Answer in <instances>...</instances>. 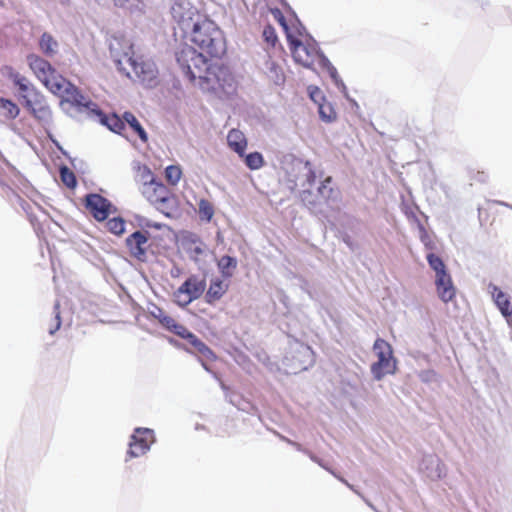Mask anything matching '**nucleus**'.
Wrapping results in <instances>:
<instances>
[{
	"mask_svg": "<svg viewBox=\"0 0 512 512\" xmlns=\"http://www.w3.org/2000/svg\"><path fill=\"white\" fill-rule=\"evenodd\" d=\"M262 36L267 45L275 47L278 42V37L275 28L272 25H266L263 29Z\"/></svg>",
	"mask_w": 512,
	"mask_h": 512,
	"instance_id": "nucleus-36",
	"label": "nucleus"
},
{
	"mask_svg": "<svg viewBox=\"0 0 512 512\" xmlns=\"http://www.w3.org/2000/svg\"><path fill=\"white\" fill-rule=\"evenodd\" d=\"M157 318H158L160 324L169 331L174 327V325L177 322L173 317L167 315L163 311L159 312V315L157 316Z\"/></svg>",
	"mask_w": 512,
	"mask_h": 512,
	"instance_id": "nucleus-37",
	"label": "nucleus"
},
{
	"mask_svg": "<svg viewBox=\"0 0 512 512\" xmlns=\"http://www.w3.org/2000/svg\"><path fill=\"white\" fill-rule=\"evenodd\" d=\"M301 199L308 207H315L318 205V201L312 198V193L309 190H304L301 193Z\"/></svg>",
	"mask_w": 512,
	"mask_h": 512,
	"instance_id": "nucleus-40",
	"label": "nucleus"
},
{
	"mask_svg": "<svg viewBox=\"0 0 512 512\" xmlns=\"http://www.w3.org/2000/svg\"><path fill=\"white\" fill-rule=\"evenodd\" d=\"M295 354L296 355L293 356V358H295L296 356L300 358V364L297 367H295V370H306L312 360L313 352L311 348L307 345H301L300 348L295 352Z\"/></svg>",
	"mask_w": 512,
	"mask_h": 512,
	"instance_id": "nucleus-25",
	"label": "nucleus"
},
{
	"mask_svg": "<svg viewBox=\"0 0 512 512\" xmlns=\"http://www.w3.org/2000/svg\"><path fill=\"white\" fill-rule=\"evenodd\" d=\"M229 283L219 278L212 279L205 294V301L208 304H214L219 301L228 291Z\"/></svg>",
	"mask_w": 512,
	"mask_h": 512,
	"instance_id": "nucleus-19",
	"label": "nucleus"
},
{
	"mask_svg": "<svg viewBox=\"0 0 512 512\" xmlns=\"http://www.w3.org/2000/svg\"><path fill=\"white\" fill-rule=\"evenodd\" d=\"M470 179L476 182L484 183L487 181L488 175L485 171L473 169L470 171Z\"/></svg>",
	"mask_w": 512,
	"mask_h": 512,
	"instance_id": "nucleus-39",
	"label": "nucleus"
},
{
	"mask_svg": "<svg viewBox=\"0 0 512 512\" xmlns=\"http://www.w3.org/2000/svg\"><path fill=\"white\" fill-rule=\"evenodd\" d=\"M421 241L428 249L434 248L433 242L431 241L430 237L428 236L426 230L423 227H421Z\"/></svg>",
	"mask_w": 512,
	"mask_h": 512,
	"instance_id": "nucleus-42",
	"label": "nucleus"
},
{
	"mask_svg": "<svg viewBox=\"0 0 512 512\" xmlns=\"http://www.w3.org/2000/svg\"><path fill=\"white\" fill-rule=\"evenodd\" d=\"M237 267V260L231 256L224 255L218 261V268L225 278H230Z\"/></svg>",
	"mask_w": 512,
	"mask_h": 512,
	"instance_id": "nucleus-23",
	"label": "nucleus"
},
{
	"mask_svg": "<svg viewBox=\"0 0 512 512\" xmlns=\"http://www.w3.org/2000/svg\"><path fill=\"white\" fill-rule=\"evenodd\" d=\"M488 209V213L491 211V213H494V210H492V207H489L487 208Z\"/></svg>",
	"mask_w": 512,
	"mask_h": 512,
	"instance_id": "nucleus-48",
	"label": "nucleus"
},
{
	"mask_svg": "<svg viewBox=\"0 0 512 512\" xmlns=\"http://www.w3.org/2000/svg\"><path fill=\"white\" fill-rule=\"evenodd\" d=\"M0 110H2L4 116L9 119H15L20 113V109L16 103L3 97H0Z\"/></svg>",
	"mask_w": 512,
	"mask_h": 512,
	"instance_id": "nucleus-28",
	"label": "nucleus"
},
{
	"mask_svg": "<svg viewBox=\"0 0 512 512\" xmlns=\"http://www.w3.org/2000/svg\"><path fill=\"white\" fill-rule=\"evenodd\" d=\"M183 37L189 39L209 58H220L226 51L225 39L217 24L196 9H184L181 4L172 8Z\"/></svg>",
	"mask_w": 512,
	"mask_h": 512,
	"instance_id": "nucleus-2",
	"label": "nucleus"
},
{
	"mask_svg": "<svg viewBox=\"0 0 512 512\" xmlns=\"http://www.w3.org/2000/svg\"><path fill=\"white\" fill-rule=\"evenodd\" d=\"M305 167L308 168V171L305 175V180H306V183L309 185V186H313L316 182V179H317V174H316V171L311 167V164L309 161H307L305 163Z\"/></svg>",
	"mask_w": 512,
	"mask_h": 512,
	"instance_id": "nucleus-38",
	"label": "nucleus"
},
{
	"mask_svg": "<svg viewBox=\"0 0 512 512\" xmlns=\"http://www.w3.org/2000/svg\"><path fill=\"white\" fill-rule=\"evenodd\" d=\"M135 77L142 83L151 85L156 82L158 69L155 62L143 55H133L127 62Z\"/></svg>",
	"mask_w": 512,
	"mask_h": 512,
	"instance_id": "nucleus-8",
	"label": "nucleus"
},
{
	"mask_svg": "<svg viewBox=\"0 0 512 512\" xmlns=\"http://www.w3.org/2000/svg\"><path fill=\"white\" fill-rule=\"evenodd\" d=\"M139 176L142 187L149 186L150 184H154L158 181L153 172L147 166L139 168Z\"/></svg>",
	"mask_w": 512,
	"mask_h": 512,
	"instance_id": "nucleus-34",
	"label": "nucleus"
},
{
	"mask_svg": "<svg viewBox=\"0 0 512 512\" xmlns=\"http://www.w3.org/2000/svg\"><path fill=\"white\" fill-rule=\"evenodd\" d=\"M192 46H184L176 54L177 62L189 80L204 92H235L237 82L228 67L213 63Z\"/></svg>",
	"mask_w": 512,
	"mask_h": 512,
	"instance_id": "nucleus-1",
	"label": "nucleus"
},
{
	"mask_svg": "<svg viewBox=\"0 0 512 512\" xmlns=\"http://www.w3.org/2000/svg\"><path fill=\"white\" fill-rule=\"evenodd\" d=\"M242 158L244 159L245 165L250 170H258L262 168L265 164L264 157L260 152L255 151L249 154L244 153V157Z\"/></svg>",
	"mask_w": 512,
	"mask_h": 512,
	"instance_id": "nucleus-27",
	"label": "nucleus"
},
{
	"mask_svg": "<svg viewBox=\"0 0 512 512\" xmlns=\"http://www.w3.org/2000/svg\"><path fill=\"white\" fill-rule=\"evenodd\" d=\"M318 112L321 119L325 122H333L337 118V113L334 110L333 106L326 101L319 103Z\"/></svg>",
	"mask_w": 512,
	"mask_h": 512,
	"instance_id": "nucleus-30",
	"label": "nucleus"
},
{
	"mask_svg": "<svg viewBox=\"0 0 512 512\" xmlns=\"http://www.w3.org/2000/svg\"><path fill=\"white\" fill-rule=\"evenodd\" d=\"M343 241L349 246L352 247V241L349 236L343 238Z\"/></svg>",
	"mask_w": 512,
	"mask_h": 512,
	"instance_id": "nucleus-46",
	"label": "nucleus"
},
{
	"mask_svg": "<svg viewBox=\"0 0 512 512\" xmlns=\"http://www.w3.org/2000/svg\"><path fill=\"white\" fill-rule=\"evenodd\" d=\"M274 16H275V18L277 19V21L279 22V24H280V25L283 27V29L285 30V32H286V36H287L288 34H290V32H289V28H288V25H287V23H286V19H285V17L283 16V14H282L279 10H277V11L274 13Z\"/></svg>",
	"mask_w": 512,
	"mask_h": 512,
	"instance_id": "nucleus-41",
	"label": "nucleus"
},
{
	"mask_svg": "<svg viewBox=\"0 0 512 512\" xmlns=\"http://www.w3.org/2000/svg\"><path fill=\"white\" fill-rule=\"evenodd\" d=\"M154 442V434L148 428H136L129 443L127 454L129 457H139L144 455Z\"/></svg>",
	"mask_w": 512,
	"mask_h": 512,
	"instance_id": "nucleus-10",
	"label": "nucleus"
},
{
	"mask_svg": "<svg viewBox=\"0 0 512 512\" xmlns=\"http://www.w3.org/2000/svg\"><path fill=\"white\" fill-rule=\"evenodd\" d=\"M435 285L437 294L443 302L447 303L455 298L456 288L449 273L436 275Z\"/></svg>",
	"mask_w": 512,
	"mask_h": 512,
	"instance_id": "nucleus-15",
	"label": "nucleus"
},
{
	"mask_svg": "<svg viewBox=\"0 0 512 512\" xmlns=\"http://www.w3.org/2000/svg\"><path fill=\"white\" fill-rule=\"evenodd\" d=\"M6 70L8 71V77L12 80L13 84L18 88V98L21 104L29 100L34 93L40 92L33 84L29 82V80L25 76H22L18 72H15L12 67L7 66Z\"/></svg>",
	"mask_w": 512,
	"mask_h": 512,
	"instance_id": "nucleus-14",
	"label": "nucleus"
},
{
	"mask_svg": "<svg viewBox=\"0 0 512 512\" xmlns=\"http://www.w3.org/2000/svg\"><path fill=\"white\" fill-rule=\"evenodd\" d=\"M39 47L45 55L53 56L57 52L58 43L51 34L45 32L40 37Z\"/></svg>",
	"mask_w": 512,
	"mask_h": 512,
	"instance_id": "nucleus-22",
	"label": "nucleus"
},
{
	"mask_svg": "<svg viewBox=\"0 0 512 512\" xmlns=\"http://www.w3.org/2000/svg\"><path fill=\"white\" fill-rule=\"evenodd\" d=\"M310 97L314 102L318 104L321 103L320 100L325 101L321 90L317 87L310 92Z\"/></svg>",
	"mask_w": 512,
	"mask_h": 512,
	"instance_id": "nucleus-43",
	"label": "nucleus"
},
{
	"mask_svg": "<svg viewBox=\"0 0 512 512\" xmlns=\"http://www.w3.org/2000/svg\"><path fill=\"white\" fill-rule=\"evenodd\" d=\"M214 206L207 199H201L198 203V213L201 220L210 222L214 215Z\"/></svg>",
	"mask_w": 512,
	"mask_h": 512,
	"instance_id": "nucleus-29",
	"label": "nucleus"
},
{
	"mask_svg": "<svg viewBox=\"0 0 512 512\" xmlns=\"http://www.w3.org/2000/svg\"><path fill=\"white\" fill-rule=\"evenodd\" d=\"M496 203H497V204H502V205H504V206H508V204H507V203L498 202V201H493V204H496Z\"/></svg>",
	"mask_w": 512,
	"mask_h": 512,
	"instance_id": "nucleus-47",
	"label": "nucleus"
},
{
	"mask_svg": "<svg viewBox=\"0 0 512 512\" xmlns=\"http://www.w3.org/2000/svg\"><path fill=\"white\" fill-rule=\"evenodd\" d=\"M170 332L187 340L193 347H195L199 352L203 354L206 351H209V348L205 345L204 342H202L195 334L190 332L184 325L178 322H176Z\"/></svg>",
	"mask_w": 512,
	"mask_h": 512,
	"instance_id": "nucleus-18",
	"label": "nucleus"
},
{
	"mask_svg": "<svg viewBox=\"0 0 512 512\" xmlns=\"http://www.w3.org/2000/svg\"><path fill=\"white\" fill-rule=\"evenodd\" d=\"M141 192L156 209L166 215L170 214L174 206V196L161 181L141 187Z\"/></svg>",
	"mask_w": 512,
	"mask_h": 512,
	"instance_id": "nucleus-6",
	"label": "nucleus"
},
{
	"mask_svg": "<svg viewBox=\"0 0 512 512\" xmlns=\"http://www.w3.org/2000/svg\"><path fill=\"white\" fill-rule=\"evenodd\" d=\"M60 327V316L59 313L56 314V326L55 329H50V333L53 334Z\"/></svg>",
	"mask_w": 512,
	"mask_h": 512,
	"instance_id": "nucleus-45",
	"label": "nucleus"
},
{
	"mask_svg": "<svg viewBox=\"0 0 512 512\" xmlns=\"http://www.w3.org/2000/svg\"><path fill=\"white\" fill-rule=\"evenodd\" d=\"M22 105L38 121L47 122L51 119V109L46 102L45 96L41 92L34 93L33 96Z\"/></svg>",
	"mask_w": 512,
	"mask_h": 512,
	"instance_id": "nucleus-12",
	"label": "nucleus"
},
{
	"mask_svg": "<svg viewBox=\"0 0 512 512\" xmlns=\"http://www.w3.org/2000/svg\"><path fill=\"white\" fill-rule=\"evenodd\" d=\"M264 72L267 78L276 85L283 84L285 81L283 67L271 58L265 62Z\"/></svg>",
	"mask_w": 512,
	"mask_h": 512,
	"instance_id": "nucleus-20",
	"label": "nucleus"
},
{
	"mask_svg": "<svg viewBox=\"0 0 512 512\" xmlns=\"http://www.w3.org/2000/svg\"><path fill=\"white\" fill-rule=\"evenodd\" d=\"M318 195L324 199L325 201H329L334 198L336 189L333 187V178L331 176H327L324 178L318 189Z\"/></svg>",
	"mask_w": 512,
	"mask_h": 512,
	"instance_id": "nucleus-24",
	"label": "nucleus"
},
{
	"mask_svg": "<svg viewBox=\"0 0 512 512\" xmlns=\"http://www.w3.org/2000/svg\"><path fill=\"white\" fill-rule=\"evenodd\" d=\"M125 122L129 124V126L133 129V131L139 136V138L143 141H147V134L135 115L131 112H125L123 115Z\"/></svg>",
	"mask_w": 512,
	"mask_h": 512,
	"instance_id": "nucleus-26",
	"label": "nucleus"
},
{
	"mask_svg": "<svg viewBox=\"0 0 512 512\" xmlns=\"http://www.w3.org/2000/svg\"><path fill=\"white\" fill-rule=\"evenodd\" d=\"M287 40L294 60L304 67L311 68L322 56L316 44H305L291 34L287 35Z\"/></svg>",
	"mask_w": 512,
	"mask_h": 512,
	"instance_id": "nucleus-7",
	"label": "nucleus"
},
{
	"mask_svg": "<svg viewBox=\"0 0 512 512\" xmlns=\"http://www.w3.org/2000/svg\"><path fill=\"white\" fill-rule=\"evenodd\" d=\"M27 62L36 78L54 95L61 97L64 102L76 107H88L92 104L87 101L79 89L63 77L47 60L30 54Z\"/></svg>",
	"mask_w": 512,
	"mask_h": 512,
	"instance_id": "nucleus-3",
	"label": "nucleus"
},
{
	"mask_svg": "<svg viewBox=\"0 0 512 512\" xmlns=\"http://www.w3.org/2000/svg\"><path fill=\"white\" fill-rule=\"evenodd\" d=\"M182 177V169L179 165H170L165 169V179L168 184L176 186Z\"/></svg>",
	"mask_w": 512,
	"mask_h": 512,
	"instance_id": "nucleus-31",
	"label": "nucleus"
},
{
	"mask_svg": "<svg viewBox=\"0 0 512 512\" xmlns=\"http://www.w3.org/2000/svg\"><path fill=\"white\" fill-rule=\"evenodd\" d=\"M206 289V281L198 275H190L173 293L174 302L186 307L202 296Z\"/></svg>",
	"mask_w": 512,
	"mask_h": 512,
	"instance_id": "nucleus-5",
	"label": "nucleus"
},
{
	"mask_svg": "<svg viewBox=\"0 0 512 512\" xmlns=\"http://www.w3.org/2000/svg\"><path fill=\"white\" fill-rule=\"evenodd\" d=\"M125 245L129 255L140 261L147 260V253L151 247L150 232L147 230H137L130 234L126 240Z\"/></svg>",
	"mask_w": 512,
	"mask_h": 512,
	"instance_id": "nucleus-9",
	"label": "nucleus"
},
{
	"mask_svg": "<svg viewBox=\"0 0 512 512\" xmlns=\"http://www.w3.org/2000/svg\"><path fill=\"white\" fill-rule=\"evenodd\" d=\"M227 145L232 151L238 154L239 157H244L248 140L245 134L239 129H231L227 134Z\"/></svg>",
	"mask_w": 512,
	"mask_h": 512,
	"instance_id": "nucleus-17",
	"label": "nucleus"
},
{
	"mask_svg": "<svg viewBox=\"0 0 512 512\" xmlns=\"http://www.w3.org/2000/svg\"><path fill=\"white\" fill-rule=\"evenodd\" d=\"M492 296L501 314L505 318H510L512 316V304L508 295L501 291L497 286H492ZM507 321L509 322V319H507Z\"/></svg>",
	"mask_w": 512,
	"mask_h": 512,
	"instance_id": "nucleus-21",
	"label": "nucleus"
},
{
	"mask_svg": "<svg viewBox=\"0 0 512 512\" xmlns=\"http://www.w3.org/2000/svg\"><path fill=\"white\" fill-rule=\"evenodd\" d=\"M86 108L89 109L91 113L96 116V118L99 120L101 124L107 126L111 131L120 133V131L124 128V123L118 116H107L97 108V105L95 103L92 102V104Z\"/></svg>",
	"mask_w": 512,
	"mask_h": 512,
	"instance_id": "nucleus-16",
	"label": "nucleus"
},
{
	"mask_svg": "<svg viewBox=\"0 0 512 512\" xmlns=\"http://www.w3.org/2000/svg\"><path fill=\"white\" fill-rule=\"evenodd\" d=\"M60 178L68 188H74L77 184L75 174L68 167L60 169Z\"/></svg>",
	"mask_w": 512,
	"mask_h": 512,
	"instance_id": "nucleus-35",
	"label": "nucleus"
},
{
	"mask_svg": "<svg viewBox=\"0 0 512 512\" xmlns=\"http://www.w3.org/2000/svg\"><path fill=\"white\" fill-rule=\"evenodd\" d=\"M110 52L112 56L115 58L116 63L120 70H122L121 63L122 59H125L127 62L129 58H131L134 52V45L130 39L124 36H113L110 42Z\"/></svg>",
	"mask_w": 512,
	"mask_h": 512,
	"instance_id": "nucleus-13",
	"label": "nucleus"
},
{
	"mask_svg": "<svg viewBox=\"0 0 512 512\" xmlns=\"http://www.w3.org/2000/svg\"><path fill=\"white\" fill-rule=\"evenodd\" d=\"M107 229L115 235H121L125 231V221L123 218L114 217L107 222Z\"/></svg>",
	"mask_w": 512,
	"mask_h": 512,
	"instance_id": "nucleus-33",
	"label": "nucleus"
},
{
	"mask_svg": "<svg viewBox=\"0 0 512 512\" xmlns=\"http://www.w3.org/2000/svg\"><path fill=\"white\" fill-rule=\"evenodd\" d=\"M112 207V203L100 194L91 193L85 197V208L99 222L108 218Z\"/></svg>",
	"mask_w": 512,
	"mask_h": 512,
	"instance_id": "nucleus-11",
	"label": "nucleus"
},
{
	"mask_svg": "<svg viewBox=\"0 0 512 512\" xmlns=\"http://www.w3.org/2000/svg\"><path fill=\"white\" fill-rule=\"evenodd\" d=\"M377 361L372 363L370 370L376 380H382L386 375H393L397 370V360L389 342L377 338L372 347Z\"/></svg>",
	"mask_w": 512,
	"mask_h": 512,
	"instance_id": "nucleus-4",
	"label": "nucleus"
},
{
	"mask_svg": "<svg viewBox=\"0 0 512 512\" xmlns=\"http://www.w3.org/2000/svg\"><path fill=\"white\" fill-rule=\"evenodd\" d=\"M486 216H488V209H480L479 210V218H480V221H481L482 224L485 221H487V217Z\"/></svg>",
	"mask_w": 512,
	"mask_h": 512,
	"instance_id": "nucleus-44",
	"label": "nucleus"
},
{
	"mask_svg": "<svg viewBox=\"0 0 512 512\" xmlns=\"http://www.w3.org/2000/svg\"><path fill=\"white\" fill-rule=\"evenodd\" d=\"M427 261L430 267L435 271L436 275L448 273L443 260L434 253H429L427 255Z\"/></svg>",
	"mask_w": 512,
	"mask_h": 512,
	"instance_id": "nucleus-32",
	"label": "nucleus"
}]
</instances>
